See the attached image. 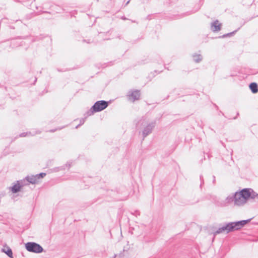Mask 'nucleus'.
I'll list each match as a JSON object with an SVG mask.
<instances>
[{
    "label": "nucleus",
    "instance_id": "nucleus-1",
    "mask_svg": "<svg viewBox=\"0 0 258 258\" xmlns=\"http://www.w3.org/2000/svg\"><path fill=\"white\" fill-rule=\"evenodd\" d=\"M250 220V219H248L229 223L226 226L219 228V229L214 233V235L223 232L229 233L231 231L239 230L247 224Z\"/></svg>",
    "mask_w": 258,
    "mask_h": 258
},
{
    "label": "nucleus",
    "instance_id": "nucleus-6",
    "mask_svg": "<svg viewBox=\"0 0 258 258\" xmlns=\"http://www.w3.org/2000/svg\"><path fill=\"white\" fill-rule=\"evenodd\" d=\"M140 97V93L139 91H134L131 92L129 95V99L134 102L135 100L139 99Z\"/></svg>",
    "mask_w": 258,
    "mask_h": 258
},
{
    "label": "nucleus",
    "instance_id": "nucleus-2",
    "mask_svg": "<svg viewBox=\"0 0 258 258\" xmlns=\"http://www.w3.org/2000/svg\"><path fill=\"white\" fill-rule=\"evenodd\" d=\"M253 198L250 189H243L235 194L234 203L236 206H242L245 204L249 198Z\"/></svg>",
    "mask_w": 258,
    "mask_h": 258
},
{
    "label": "nucleus",
    "instance_id": "nucleus-10",
    "mask_svg": "<svg viewBox=\"0 0 258 258\" xmlns=\"http://www.w3.org/2000/svg\"><path fill=\"white\" fill-rule=\"evenodd\" d=\"M249 88L253 93H256L258 91L257 85L255 83H251L249 85Z\"/></svg>",
    "mask_w": 258,
    "mask_h": 258
},
{
    "label": "nucleus",
    "instance_id": "nucleus-3",
    "mask_svg": "<svg viewBox=\"0 0 258 258\" xmlns=\"http://www.w3.org/2000/svg\"><path fill=\"white\" fill-rule=\"evenodd\" d=\"M108 105V103L107 101L101 100L97 101L94 105L92 107L91 109L93 112H99L105 109Z\"/></svg>",
    "mask_w": 258,
    "mask_h": 258
},
{
    "label": "nucleus",
    "instance_id": "nucleus-11",
    "mask_svg": "<svg viewBox=\"0 0 258 258\" xmlns=\"http://www.w3.org/2000/svg\"><path fill=\"white\" fill-rule=\"evenodd\" d=\"M194 60L196 62H199L200 60H202V57L201 55H196L194 56Z\"/></svg>",
    "mask_w": 258,
    "mask_h": 258
},
{
    "label": "nucleus",
    "instance_id": "nucleus-4",
    "mask_svg": "<svg viewBox=\"0 0 258 258\" xmlns=\"http://www.w3.org/2000/svg\"><path fill=\"white\" fill-rule=\"evenodd\" d=\"M26 248L28 251L34 252H40L43 250L40 245L32 242L27 243L26 244Z\"/></svg>",
    "mask_w": 258,
    "mask_h": 258
},
{
    "label": "nucleus",
    "instance_id": "nucleus-7",
    "mask_svg": "<svg viewBox=\"0 0 258 258\" xmlns=\"http://www.w3.org/2000/svg\"><path fill=\"white\" fill-rule=\"evenodd\" d=\"M221 24L218 21H216L212 24V28L214 31H218L220 30Z\"/></svg>",
    "mask_w": 258,
    "mask_h": 258
},
{
    "label": "nucleus",
    "instance_id": "nucleus-8",
    "mask_svg": "<svg viewBox=\"0 0 258 258\" xmlns=\"http://www.w3.org/2000/svg\"><path fill=\"white\" fill-rule=\"evenodd\" d=\"M3 251L6 253L9 256L13 258V252L11 249L7 246H4L2 249Z\"/></svg>",
    "mask_w": 258,
    "mask_h": 258
},
{
    "label": "nucleus",
    "instance_id": "nucleus-5",
    "mask_svg": "<svg viewBox=\"0 0 258 258\" xmlns=\"http://www.w3.org/2000/svg\"><path fill=\"white\" fill-rule=\"evenodd\" d=\"M45 175L46 173H41L35 175L27 176L26 179L30 183L32 184H36L38 183L40 181V179L45 177Z\"/></svg>",
    "mask_w": 258,
    "mask_h": 258
},
{
    "label": "nucleus",
    "instance_id": "nucleus-9",
    "mask_svg": "<svg viewBox=\"0 0 258 258\" xmlns=\"http://www.w3.org/2000/svg\"><path fill=\"white\" fill-rule=\"evenodd\" d=\"M22 186L17 182V183L14 184L13 187H11V190L13 193H16L21 190Z\"/></svg>",
    "mask_w": 258,
    "mask_h": 258
}]
</instances>
